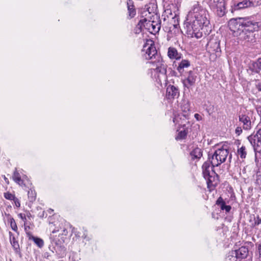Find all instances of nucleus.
I'll use <instances>...</instances> for the list:
<instances>
[{"mask_svg": "<svg viewBox=\"0 0 261 261\" xmlns=\"http://www.w3.org/2000/svg\"><path fill=\"white\" fill-rule=\"evenodd\" d=\"M239 122L244 130H250L252 127V122L249 113L240 112L238 114Z\"/></svg>", "mask_w": 261, "mask_h": 261, "instance_id": "obj_8", "label": "nucleus"}, {"mask_svg": "<svg viewBox=\"0 0 261 261\" xmlns=\"http://www.w3.org/2000/svg\"><path fill=\"white\" fill-rule=\"evenodd\" d=\"M194 117L195 118V119H196L197 121H199V120H201V119H202V117H201V116L199 114H197V113H196V114H195L194 115Z\"/></svg>", "mask_w": 261, "mask_h": 261, "instance_id": "obj_39", "label": "nucleus"}, {"mask_svg": "<svg viewBox=\"0 0 261 261\" xmlns=\"http://www.w3.org/2000/svg\"><path fill=\"white\" fill-rule=\"evenodd\" d=\"M248 25L249 27H245L239 33V38L253 42L255 41L254 32L258 30V23L251 20V24Z\"/></svg>", "mask_w": 261, "mask_h": 261, "instance_id": "obj_3", "label": "nucleus"}, {"mask_svg": "<svg viewBox=\"0 0 261 261\" xmlns=\"http://www.w3.org/2000/svg\"><path fill=\"white\" fill-rule=\"evenodd\" d=\"M13 201H14L15 205L16 207H19L20 206L19 200L16 197L13 199Z\"/></svg>", "mask_w": 261, "mask_h": 261, "instance_id": "obj_38", "label": "nucleus"}, {"mask_svg": "<svg viewBox=\"0 0 261 261\" xmlns=\"http://www.w3.org/2000/svg\"><path fill=\"white\" fill-rule=\"evenodd\" d=\"M18 216L23 221L25 222L26 221V217L24 214H19Z\"/></svg>", "mask_w": 261, "mask_h": 261, "instance_id": "obj_40", "label": "nucleus"}, {"mask_svg": "<svg viewBox=\"0 0 261 261\" xmlns=\"http://www.w3.org/2000/svg\"><path fill=\"white\" fill-rule=\"evenodd\" d=\"M127 5L129 16L130 18H133L136 14V11L133 0H127Z\"/></svg>", "mask_w": 261, "mask_h": 261, "instance_id": "obj_19", "label": "nucleus"}, {"mask_svg": "<svg viewBox=\"0 0 261 261\" xmlns=\"http://www.w3.org/2000/svg\"><path fill=\"white\" fill-rule=\"evenodd\" d=\"M154 22L150 21H148L147 22L146 25V29H148L150 32L152 33H157L160 29V24H154Z\"/></svg>", "mask_w": 261, "mask_h": 261, "instance_id": "obj_15", "label": "nucleus"}, {"mask_svg": "<svg viewBox=\"0 0 261 261\" xmlns=\"http://www.w3.org/2000/svg\"><path fill=\"white\" fill-rule=\"evenodd\" d=\"M238 155L242 159H245L246 156L247 152L246 151V147L244 146H242L241 148L238 149Z\"/></svg>", "mask_w": 261, "mask_h": 261, "instance_id": "obj_28", "label": "nucleus"}, {"mask_svg": "<svg viewBox=\"0 0 261 261\" xmlns=\"http://www.w3.org/2000/svg\"><path fill=\"white\" fill-rule=\"evenodd\" d=\"M253 217L254 222L251 224L252 227H255L256 226L261 224V218L259 216V215L255 216L253 215Z\"/></svg>", "mask_w": 261, "mask_h": 261, "instance_id": "obj_27", "label": "nucleus"}, {"mask_svg": "<svg viewBox=\"0 0 261 261\" xmlns=\"http://www.w3.org/2000/svg\"><path fill=\"white\" fill-rule=\"evenodd\" d=\"M249 7H256L261 5V0H248Z\"/></svg>", "mask_w": 261, "mask_h": 261, "instance_id": "obj_33", "label": "nucleus"}, {"mask_svg": "<svg viewBox=\"0 0 261 261\" xmlns=\"http://www.w3.org/2000/svg\"><path fill=\"white\" fill-rule=\"evenodd\" d=\"M10 234V241L11 242V244L12 246H13L15 252L16 253H19L20 254V251H19V245L18 244V242L15 240V238L13 237L12 239L11 238V236L12 235V233L11 232H9Z\"/></svg>", "mask_w": 261, "mask_h": 261, "instance_id": "obj_22", "label": "nucleus"}, {"mask_svg": "<svg viewBox=\"0 0 261 261\" xmlns=\"http://www.w3.org/2000/svg\"><path fill=\"white\" fill-rule=\"evenodd\" d=\"M28 198L30 202H33L36 199L35 192L31 189L29 190L28 192Z\"/></svg>", "mask_w": 261, "mask_h": 261, "instance_id": "obj_31", "label": "nucleus"}, {"mask_svg": "<svg viewBox=\"0 0 261 261\" xmlns=\"http://www.w3.org/2000/svg\"><path fill=\"white\" fill-rule=\"evenodd\" d=\"M248 7H249L248 1L244 0L243 2L238 3L236 6H235L234 9L240 10L245 8H247Z\"/></svg>", "mask_w": 261, "mask_h": 261, "instance_id": "obj_26", "label": "nucleus"}, {"mask_svg": "<svg viewBox=\"0 0 261 261\" xmlns=\"http://www.w3.org/2000/svg\"><path fill=\"white\" fill-rule=\"evenodd\" d=\"M30 240H32L34 241V243L37 245L39 248H41L44 245V242L42 239L35 237L33 236H31L29 238Z\"/></svg>", "mask_w": 261, "mask_h": 261, "instance_id": "obj_25", "label": "nucleus"}, {"mask_svg": "<svg viewBox=\"0 0 261 261\" xmlns=\"http://www.w3.org/2000/svg\"><path fill=\"white\" fill-rule=\"evenodd\" d=\"M190 66V62L187 60H182L179 63L177 70L179 72L180 75H182L184 72V69L189 67Z\"/></svg>", "mask_w": 261, "mask_h": 261, "instance_id": "obj_18", "label": "nucleus"}, {"mask_svg": "<svg viewBox=\"0 0 261 261\" xmlns=\"http://www.w3.org/2000/svg\"><path fill=\"white\" fill-rule=\"evenodd\" d=\"M208 5L211 9L219 17H223L226 13L224 0H208Z\"/></svg>", "mask_w": 261, "mask_h": 261, "instance_id": "obj_6", "label": "nucleus"}, {"mask_svg": "<svg viewBox=\"0 0 261 261\" xmlns=\"http://www.w3.org/2000/svg\"><path fill=\"white\" fill-rule=\"evenodd\" d=\"M216 204L220 207L221 210L225 211L226 213L229 212L231 208L230 205H226L225 202L221 197L218 198Z\"/></svg>", "mask_w": 261, "mask_h": 261, "instance_id": "obj_17", "label": "nucleus"}, {"mask_svg": "<svg viewBox=\"0 0 261 261\" xmlns=\"http://www.w3.org/2000/svg\"><path fill=\"white\" fill-rule=\"evenodd\" d=\"M238 258H237L234 254H232V250L229 252L225 258V261H237Z\"/></svg>", "mask_w": 261, "mask_h": 261, "instance_id": "obj_32", "label": "nucleus"}, {"mask_svg": "<svg viewBox=\"0 0 261 261\" xmlns=\"http://www.w3.org/2000/svg\"><path fill=\"white\" fill-rule=\"evenodd\" d=\"M192 159H199L202 156V152L200 148L196 147L190 153Z\"/></svg>", "mask_w": 261, "mask_h": 261, "instance_id": "obj_21", "label": "nucleus"}, {"mask_svg": "<svg viewBox=\"0 0 261 261\" xmlns=\"http://www.w3.org/2000/svg\"><path fill=\"white\" fill-rule=\"evenodd\" d=\"M193 13H189L185 23V29L189 37L199 39L202 37V30L209 24L206 10L202 8L198 3L193 7Z\"/></svg>", "mask_w": 261, "mask_h": 261, "instance_id": "obj_1", "label": "nucleus"}, {"mask_svg": "<svg viewBox=\"0 0 261 261\" xmlns=\"http://www.w3.org/2000/svg\"><path fill=\"white\" fill-rule=\"evenodd\" d=\"M149 20H147L146 18H143V19H141L139 22H138L137 25V28H138V29L140 30V31H141V29L143 27L146 28V23L147 22H148Z\"/></svg>", "mask_w": 261, "mask_h": 261, "instance_id": "obj_30", "label": "nucleus"}, {"mask_svg": "<svg viewBox=\"0 0 261 261\" xmlns=\"http://www.w3.org/2000/svg\"><path fill=\"white\" fill-rule=\"evenodd\" d=\"M247 139L253 147L254 151L261 153V129L249 136Z\"/></svg>", "mask_w": 261, "mask_h": 261, "instance_id": "obj_7", "label": "nucleus"}, {"mask_svg": "<svg viewBox=\"0 0 261 261\" xmlns=\"http://www.w3.org/2000/svg\"><path fill=\"white\" fill-rule=\"evenodd\" d=\"M242 129L243 128H242V126L237 127L235 130L236 134L238 135L241 134L242 133Z\"/></svg>", "mask_w": 261, "mask_h": 261, "instance_id": "obj_37", "label": "nucleus"}, {"mask_svg": "<svg viewBox=\"0 0 261 261\" xmlns=\"http://www.w3.org/2000/svg\"><path fill=\"white\" fill-rule=\"evenodd\" d=\"M207 49L210 53L219 55L221 53L220 41L217 39H211L207 44Z\"/></svg>", "mask_w": 261, "mask_h": 261, "instance_id": "obj_9", "label": "nucleus"}, {"mask_svg": "<svg viewBox=\"0 0 261 261\" xmlns=\"http://www.w3.org/2000/svg\"><path fill=\"white\" fill-rule=\"evenodd\" d=\"M53 211V210H51V209H49V210H48V212H49L50 214H51V212H52Z\"/></svg>", "mask_w": 261, "mask_h": 261, "instance_id": "obj_43", "label": "nucleus"}, {"mask_svg": "<svg viewBox=\"0 0 261 261\" xmlns=\"http://www.w3.org/2000/svg\"><path fill=\"white\" fill-rule=\"evenodd\" d=\"M59 231V228L58 227H57L55 229H54V230H52V233H55L58 231Z\"/></svg>", "mask_w": 261, "mask_h": 261, "instance_id": "obj_42", "label": "nucleus"}, {"mask_svg": "<svg viewBox=\"0 0 261 261\" xmlns=\"http://www.w3.org/2000/svg\"><path fill=\"white\" fill-rule=\"evenodd\" d=\"M181 109L184 113L183 116L188 119L189 112L190 111V104L188 102H186L181 106Z\"/></svg>", "mask_w": 261, "mask_h": 261, "instance_id": "obj_23", "label": "nucleus"}, {"mask_svg": "<svg viewBox=\"0 0 261 261\" xmlns=\"http://www.w3.org/2000/svg\"><path fill=\"white\" fill-rule=\"evenodd\" d=\"M168 56L170 59L178 60L181 58V54L177 52L175 48L170 47L168 48Z\"/></svg>", "mask_w": 261, "mask_h": 261, "instance_id": "obj_16", "label": "nucleus"}, {"mask_svg": "<svg viewBox=\"0 0 261 261\" xmlns=\"http://www.w3.org/2000/svg\"><path fill=\"white\" fill-rule=\"evenodd\" d=\"M13 178L14 180L17 182V184L20 185V182H22V180L21 179L20 176L19 175V173L17 172L16 169H15V171L14 172L13 175Z\"/></svg>", "mask_w": 261, "mask_h": 261, "instance_id": "obj_29", "label": "nucleus"}, {"mask_svg": "<svg viewBox=\"0 0 261 261\" xmlns=\"http://www.w3.org/2000/svg\"><path fill=\"white\" fill-rule=\"evenodd\" d=\"M187 134L185 130L180 131L178 133V137L180 139H184L186 138V137L187 136Z\"/></svg>", "mask_w": 261, "mask_h": 261, "instance_id": "obj_36", "label": "nucleus"}, {"mask_svg": "<svg viewBox=\"0 0 261 261\" xmlns=\"http://www.w3.org/2000/svg\"><path fill=\"white\" fill-rule=\"evenodd\" d=\"M251 20L249 17L232 18L228 21V25L231 31L239 33L245 27H249L248 25L251 24Z\"/></svg>", "mask_w": 261, "mask_h": 261, "instance_id": "obj_4", "label": "nucleus"}, {"mask_svg": "<svg viewBox=\"0 0 261 261\" xmlns=\"http://www.w3.org/2000/svg\"><path fill=\"white\" fill-rule=\"evenodd\" d=\"M27 216L28 217H29L30 216H31V214L29 213L28 215H27Z\"/></svg>", "mask_w": 261, "mask_h": 261, "instance_id": "obj_44", "label": "nucleus"}, {"mask_svg": "<svg viewBox=\"0 0 261 261\" xmlns=\"http://www.w3.org/2000/svg\"><path fill=\"white\" fill-rule=\"evenodd\" d=\"M256 88L257 89V90H258L259 91H261V84H260V83H258V84L256 85Z\"/></svg>", "mask_w": 261, "mask_h": 261, "instance_id": "obj_41", "label": "nucleus"}, {"mask_svg": "<svg viewBox=\"0 0 261 261\" xmlns=\"http://www.w3.org/2000/svg\"><path fill=\"white\" fill-rule=\"evenodd\" d=\"M197 78L196 73L194 71L190 70L188 72V76L185 79L182 80V83L184 87L190 88L194 86Z\"/></svg>", "mask_w": 261, "mask_h": 261, "instance_id": "obj_10", "label": "nucleus"}, {"mask_svg": "<svg viewBox=\"0 0 261 261\" xmlns=\"http://www.w3.org/2000/svg\"><path fill=\"white\" fill-rule=\"evenodd\" d=\"M143 56L146 60H150L148 63L155 66L154 70L162 74H166L167 65L163 62V59L153 42L151 44H146L142 50Z\"/></svg>", "mask_w": 261, "mask_h": 261, "instance_id": "obj_2", "label": "nucleus"}, {"mask_svg": "<svg viewBox=\"0 0 261 261\" xmlns=\"http://www.w3.org/2000/svg\"><path fill=\"white\" fill-rule=\"evenodd\" d=\"M206 180L207 187L210 188L215 187L218 184V175L215 173L214 170H212V174L204 178Z\"/></svg>", "mask_w": 261, "mask_h": 261, "instance_id": "obj_12", "label": "nucleus"}, {"mask_svg": "<svg viewBox=\"0 0 261 261\" xmlns=\"http://www.w3.org/2000/svg\"><path fill=\"white\" fill-rule=\"evenodd\" d=\"M250 69L254 72L258 73L261 70V58L254 62L250 66Z\"/></svg>", "mask_w": 261, "mask_h": 261, "instance_id": "obj_20", "label": "nucleus"}, {"mask_svg": "<svg viewBox=\"0 0 261 261\" xmlns=\"http://www.w3.org/2000/svg\"><path fill=\"white\" fill-rule=\"evenodd\" d=\"M256 186L261 190V169H259L254 176Z\"/></svg>", "mask_w": 261, "mask_h": 261, "instance_id": "obj_24", "label": "nucleus"}, {"mask_svg": "<svg viewBox=\"0 0 261 261\" xmlns=\"http://www.w3.org/2000/svg\"><path fill=\"white\" fill-rule=\"evenodd\" d=\"M4 197L6 199L10 200H13V199L15 197L14 195L11 194L10 192L5 193Z\"/></svg>", "mask_w": 261, "mask_h": 261, "instance_id": "obj_34", "label": "nucleus"}, {"mask_svg": "<svg viewBox=\"0 0 261 261\" xmlns=\"http://www.w3.org/2000/svg\"><path fill=\"white\" fill-rule=\"evenodd\" d=\"M10 225H11V228L14 230V231H16L17 229V225L14 220L13 218H12L10 219Z\"/></svg>", "mask_w": 261, "mask_h": 261, "instance_id": "obj_35", "label": "nucleus"}, {"mask_svg": "<svg viewBox=\"0 0 261 261\" xmlns=\"http://www.w3.org/2000/svg\"><path fill=\"white\" fill-rule=\"evenodd\" d=\"M228 154V149L223 148H219L217 149L212 156L210 153L208 154V160H211L213 167H217L226 161Z\"/></svg>", "mask_w": 261, "mask_h": 261, "instance_id": "obj_5", "label": "nucleus"}, {"mask_svg": "<svg viewBox=\"0 0 261 261\" xmlns=\"http://www.w3.org/2000/svg\"><path fill=\"white\" fill-rule=\"evenodd\" d=\"M231 155L230 154V155H229V159H230V158H231Z\"/></svg>", "mask_w": 261, "mask_h": 261, "instance_id": "obj_45", "label": "nucleus"}, {"mask_svg": "<svg viewBox=\"0 0 261 261\" xmlns=\"http://www.w3.org/2000/svg\"><path fill=\"white\" fill-rule=\"evenodd\" d=\"M232 254H234L238 259H242L245 258L248 254V248L246 247L242 246L239 249L232 250Z\"/></svg>", "mask_w": 261, "mask_h": 261, "instance_id": "obj_13", "label": "nucleus"}, {"mask_svg": "<svg viewBox=\"0 0 261 261\" xmlns=\"http://www.w3.org/2000/svg\"><path fill=\"white\" fill-rule=\"evenodd\" d=\"M211 160H208L204 163L202 166V173L203 175L204 178L207 177V176L212 174V170H213V168L214 167H211Z\"/></svg>", "mask_w": 261, "mask_h": 261, "instance_id": "obj_14", "label": "nucleus"}, {"mask_svg": "<svg viewBox=\"0 0 261 261\" xmlns=\"http://www.w3.org/2000/svg\"><path fill=\"white\" fill-rule=\"evenodd\" d=\"M179 91L178 89L173 85H169L166 89V97L167 99H174L178 97Z\"/></svg>", "mask_w": 261, "mask_h": 261, "instance_id": "obj_11", "label": "nucleus"}]
</instances>
